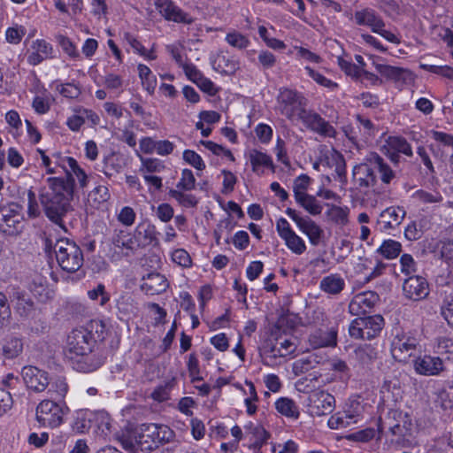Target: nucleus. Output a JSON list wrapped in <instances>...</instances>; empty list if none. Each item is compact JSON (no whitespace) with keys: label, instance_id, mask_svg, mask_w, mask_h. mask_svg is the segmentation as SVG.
Instances as JSON below:
<instances>
[{"label":"nucleus","instance_id":"nucleus-1","mask_svg":"<svg viewBox=\"0 0 453 453\" xmlns=\"http://www.w3.org/2000/svg\"><path fill=\"white\" fill-rule=\"evenodd\" d=\"M96 339L90 331L83 327L73 330L64 347L65 359L73 369L81 372H91L104 363L103 357L95 351Z\"/></svg>","mask_w":453,"mask_h":453},{"label":"nucleus","instance_id":"nucleus-2","mask_svg":"<svg viewBox=\"0 0 453 453\" xmlns=\"http://www.w3.org/2000/svg\"><path fill=\"white\" fill-rule=\"evenodd\" d=\"M173 437L174 432L168 426L144 423L124 432L119 442L125 450L135 453L138 450L152 451Z\"/></svg>","mask_w":453,"mask_h":453},{"label":"nucleus","instance_id":"nucleus-3","mask_svg":"<svg viewBox=\"0 0 453 453\" xmlns=\"http://www.w3.org/2000/svg\"><path fill=\"white\" fill-rule=\"evenodd\" d=\"M47 186L41 189L40 202L46 216L54 223L64 227L63 217L70 209V201L73 191L71 183L58 177H50L46 180Z\"/></svg>","mask_w":453,"mask_h":453},{"label":"nucleus","instance_id":"nucleus-4","mask_svg":"<svg viewBox=\"0 0 453 453\" xmlns=\"http://www.w3.org/2000/svg\"><path fill=\"white\" fill-rule=\"evenodd\" d=\"M54 253L58 265L67 273L78 272L83 263V252L75 242L68 238H60L54 244Z\"/></svg>","mask_w":453,"mask_h":453},{"label":"nucleus","instance_id":"nucleus-5","mask_svg":"<svg viewBox=\"0 0 453 453\" xmlns=\"http://www.w3.org/2000/svg\"><path fill=\"white\" fill-rule=\"evenodd\" d=\"M67 411L64 402L44 399L36 407L35 418L42 426L55 428L63 423Z\"/></svg>","mask_w":453,"mask_h":453},{"label":"nucleus","instance_id":"nucleus-6","mask_svg":"<svg viewBox=\"0 0 453 453\" xmlns=\"http://www.w3.org/2000/svg\"><path fill=\"white\" fill-rule=\"evenodd\" d=\"M297 349L296 340L292 336H275L274 342L268 340L263 346L266 364H276L278 358L294 357Z\"/></svg>","mask_w":453,"mask_h":453},{"label":"nucleus","instance_id":"nucleus-7","mask_svg":"<svg viewBox=\"0 0 453 453\" xmlns=\"http://www.w3.org/2000/svg\"><path fill=\"white\" fill-rule=\"evenodd\" d=\"M355 23L368 27L372 33L378 34L389 42L399 44L400 39L392 32L386 30L381 16L372 8H364L354 13Z\"/></svg>","mask_w":453,"mask_h":453},{"label":"nucleus","instance_id":"nucleus-8","mask_svg":"<svg viewBox=\"0 0 453 453\" xmlns=\"http://www.w3.org/2000/svg\"><path fill=\"white\" fill-rule=\"evenodd\" d=\"M384 324V319L380 315L358 317L349 325V333L356 339L371 340L380 334Z\"/></svg>","mask_w":453,"mask_h":453},{"label":"nucleus","instance_id":"nucleus-9","mask_svg":"<svg viewBox=\"0 0 453 453\" xmlns=\"http://www.w3.org/2000/svg\"><path fill=\"white\" fill-rule=\"evenodd\" d=\"M278 104L281 114L290 120L297 119L300 111L306 109L304 96L301 93L288 88L280 91Z\"/></svg>","mask_w":453,"mask_h":453},{"label":"nucleus","instance_id":"nucleus-10","mask_svg":"<svg viewBox=\"0 0 453 453\" xmlns=\"http://www.w3.org/2000/svg\"><path fill=\"white\" fill-rule=\"evenodd\" d=\"M23 207L18 203H9L0 208V230L9 235L18 233L22 226Z\"/></svg>","mask_w":453,"mask_h":453},{"label":"nucleus","instance_id":"nucleus-11","mask_svg":"<svg viewBox=\"0 0 453 453\" xmlns=\"http://www.w3.org/2000/svg\"><path fill=\"white\" fill-rule=\"evenodd\" d=\"M366 161L370 163L380 180L385 186H390L397 182L400 172L387 162L380 155L371 152L366 155Z\"/></svg>","mask_w":453,"mask_h":453},{"label":"nucleus","instance_id":"nucleus-12","mask_svg":"<svg viewBox=\"0 0 453 453\" xmlns=\"http://www.w3.org/2000/svg\"><path fill=\"white\" fill-rule=\"evenodd\" d=\"M286 214L296 222L300 231L304 234L311 245L318 246L324 236L323 229L311 218L300 217L294 209L288 208Z\"/></svg>","mask_w":453,"mask_h":453},{"label":"nucleus","instance_id":"nucleus-13","mask_svg":"<svg viewBox=\"0 0 453 453\" xmlns=\"http://www.w3.org/2000/svg\"><path fill=\"white\" fill-rule=\"evenodd\" d=\"M418 346V340L411 335L402 334H397L391 343V353L393 357L399 362H406Z\"/></svg>","mask_w":453,"mask_h":453},{"label":"nucleus","instance_id":"nucleus-14","mask_svg":"<svg viewBox=\"0 0 453 453\" xmlns=\"http://www.w3.org/2000/svg\"><path fill=\"white\" fill-rule=\"evenodd\" d=\"M58 158L59 159L58 165L66 173L67 180H65V183H71L72 188H73L75 177L81 188L88 186V177L85 171L79 165L76 159L71 157H58Z\"/></svg>","mask_w":453,"mask_h":453},{"label":"nucleus","instance_id":"nucleus-15","mask_svg":"<svg viewBox=\"0 0 453 453\" xmlns=\"http://www.w3.org/2000/svg\"><path fill=\"white\" fill-rule=\"evenodd\" d=\"M416 373L423 376H437L445 370L443 360L437 356L423 355L413 361Z\"/></svg>","mask_w":453,"mask_h":453},{"label":"nucleus","instance_id":"nucleus-16","mask_svg":"<svg viewBox=\"0 0 453 453\" xmlns=\"http://www.w3.org/2000/svg\"><path fill=\"white\" fill-rule=\"evenodd\" d=\"M22 378L27 388L36 393L44 391L50 384L48 373L32 365L22 369Z\"/></svg>","mask_w":453,"mask_h":453},{"label":"nucleus","instance_id":"nucleus-17","mask_svg":"<svg viewBox=\"0 0 453 453\" xmlns=\"http://www.w3.org/2000/svg\"><path fill=\"white\" fill-rule=\"evenodd\" d=\"M160 14L167 20L177 23L192 24L194 19L169 0H154Z\"/></svg>","mask_w":453,"mask_h":453},{"label":"nucleus","instance_id":"nucleus-18","mask_svg":"<svg viewBox=\"0 0 453 453\" xmlns=\"http://www.w3.org/2000/svg\"><path fill=\"white\" fill-rule=\"evenodd\" d=\"M403 290L408 299L419 301L428 296L429 285L425 278L412 275L404 280Z\"/></svg>","mask_w":453,"mask_h":453},{"label":"nucleus","instance_id":"nucleus-19","mask_svg":"<svg viewBox=\"0 0 453 453\" xmlns=\"http://www.w3.org/2000/svg\"><path fill=\"white\" fill-rule=\"evenodd\" d=\"M73 111V113L66 119V126L73 132H79L87 120L91 126H97L100 123L98 114L90 109L76 107Z\"/></svg>","mask_w":453,"mask_h":453},{"label":"nucleus","instance_id":"nucleus-20","mask_svg":"<svg viewBox=\"0 0 453 453\" xmlns=\"http://www.w3.org/2000/svg\"><path fill=\"white\" fill-rule=\"evenodd\" d=\"M379 296L375 292L365 291L354 296L349 304V311L360 317L368 312L378 302Z\"/></svg>","mask_w":453,"mask_h":453},{"label":"nucleus","instance_id":"nucleus-21","mask_svg":"<svg viewBox=\"0 0 453 453\" xmlns=\"http://www.w3.org/2000/svg\"><path fill=\"white\" fill-rule=\"evenodd\" d=\"M311 411L316 416L330 414L335 406L334 395L325 391L314 392L311 397Z\"/></svg>","mask_w":453,"mask_h":453},{"label":"nucleus","instance_id":"nucleus-22","mask_svg":"<svg viewBox=\"0 0 453 453\" xmlns=\"http://www.w3.org/2000/svg\"><path fill=\"white\" fill-rule=\"evenodd\" d=\"M111 244L116 252L122 256H130L137 250L134 234L125 230L114 231Z\"/></svg>","mask_w":453,"mask_h":453},{"label":"nucleus","instance_id":"nucleus-23","mask_svg":"<svg viewBox=\"0 0 453 453\" xmlns=\"http://www.w3.org/2000/svg\"><path fill=\"white\" fill-rule=\"evenodd\" d=\"M405 215L406 212L403 207L390 206L380 212L377 222L382 231H388L398 226Z\"/></svg>","mask_w":453,"mask_h":453},{"label":"nucleus","instance_id":"nucleus-24","mask_svg":"<svg viewBox=\"0 0 453 453\" xmlns=\"http://www.w3.org/2000/svg\"><path fill=\"white\" fill-rule=\"evenodd\" d=\"M354 180L360 188H368L377 184V175L370 163L366 161L356 165L353 170Z\"/></svg>","mask_w":453,"mask_h":453},{"label":"nucleus","instance_id":"nucleus-25","mask_svg":"<svg viewBox=\"0 0 453 453\" xmlns=\"http://www.w3.org/2000/svg\"><path fill=\"white\" fill-rule=\"evenodd\" d=\"M169 287V282L165 275L159 273H151L142 278V290L150 296L159 295Z\"/></svg>","mask_w":453,"mask_h":453},{"label":"nucleus","instance_id":"nucleus-26","mask_svg":"<svg viewBox=\"0 0 453 453\" xmlns=\"http://www.w3.org/2000/svg\"><path fill=\"white\" fill-rule=\"evenodd\" d=\"M248 158L252 171L259 176L265 174V169H270L272 173L275 172L272 157L263 151L252 149L248 152Z\"/></svg>","mask_w":453,"mask_h":453},{"label":"nucleus","instance_id":"nucleus-27","mask_svg":"<svg viewBox=\"0 0 453 453\" xmlns=\"http://www.w3.org/2000/svg\"><path fill=\"white\" fill-rule=\"evenodd\" d=\"M53 47L42 39H36L31 44V52L27 57V62L32 65H37L43 60L53 58Z\"/></svg>","mask_w":453,"mask_h":453},{"label":"nucleus","instance_id":"nucleus-28","mask_svg":"<svg viewBox=\"0 0 453 453\" xmlns=\"http://www.w3.org/2000/svg\"><path fill=\"white\" fill-rule=\"evenodd\" d=\"M137 250L145 248L157 240V232L152 224H140L134 231Z\"/></svg>","mask_w":453,"mask_h":453},{"label":"nucleus","instance_id":"nucleus-29","mask_svg":"<svg viewBox=\"0 0 453 453\" xmlns=\"http://www.w3.org/2000/svg\"><path fill=\"white\" fill-rule=\"evenodd\" d=\"M336 341L337 332L334 328L316 330L309 337V342L314 349L334 347L336 345Z\"/></svg>","mask_w":453,"mask_h":453},{"label":"nucleus","instance_id":"nucleus-30","mask_svg":"<svg viewBox=\"0 0 453 453\" xmlns=\"http://www.w3.org/2000/svg\"><path fill=\"white\" fill-rule=\"evenodd\" d=\"M344 288L345 280L338 273H331L323 277L319 281V289L328 296H338Z\"/></svg>","mask_w":453,"mask_h":453},{"label":"nucleus","instance_id":"nucleus-31","mask_svg":"<svg viewBox=\"0 0 453 453\" xmlns=\"http://www.w3.org/2000/svg\"><path fill=\"white\" fill-rule=\"evenodd\" d=\"M358 416L359 415L356 412H337L329 418L327 424L331 429L346 428L356 424L357 422Z\"/></svg>","mask_w":453,"mask_h":453},{"label":"nucleus","instance_id":"nucleus-32","mask_svg":"<svg viewBox=\"0 0 453 453\" xmlns=\"http://www.w3.org/2000/svg\"><path fill=\"white\" fill-rule=\"evenodd\" d=\"M393 418L398 422L389 427L392 434L404 436L411 432L412 422L408 413L395 411H393Z\"/></svg>","mask_w":453,"mask_h":453},{"label":"nucleus","instance_id":"nucleus-33","mask_svg":"<svg viewBox=\"0 0 453 453\" xmlns=\"http://www.w3.org/2000/svg\"><path fill=\"white\" fill-rule=\"evenodd\" d=\"M276 411L288 418L297 419L300 416L299 407L288 397H280L274 403Z\"/></svg>","mask_w":453,"mask_h":453},{"label":"nucleus","instance_id":"nucleus-34","mask_svg":"<svg viewBox=\"0 0 453 453\" xmlns=\"http://www.w3.org/2000/svg\"><path fill=\"white\" fill-rule=\"evenodd\" d=\"M385 149H389L395 152L403 154L407 157H412V148L408 141L402 136H389L383 144Z\"/></svg>","mask_w":453,"mask_h":453},{"label":"nucleus","instance_id":"nucleus-35","mask_svg":"<svg viewBox=\"0 0 453 453\" xmlns=\"http://www.w3.org/2000/svg\"><path fill=\"white\" fill-rule=\"evenodd\" d=\"M31 293L40 301L45 302L51 296L47 280L42 276H35L29 287Z\"/></svg>","mask_w":453,"mask_h":453},{"label":"nucleus","instance_id":"nucleus-36","mask_svg":"<svg viewBox=\"0 0 453 453\" xmlns=\"http://www.w3.org/2000/svg\"><path fill=\"white\" fill-rule=\"evenodd\" d=\"M138 74L142 81V88L150 94L153 95L157 87V77L151 70L145 65H138Z\"/></svg>","mask_w":453,"mask_h":453},{"label":"nucleus","instance_id":"nucleus-37","mask_svg":"<svg viewBox=\"0 0 453 453\" xmlns=\"http://www.w3.org/2000/svg\"><path fill=\"white\" fill-rule=\"evenodd\" d=\"M124 166L123 157L116 153H111L104 159V173L106 176H112L118 173Z\"/></svg>","mask_w":453,"mask_h":453},{"label":"nucleus","instance_id":"nucleus-38","mask_svg":"<svg viewBox=\"0 0 453 453\" xmlns=\"http://www.w3.org/2000/svg\"><path fill=\"white\" fill-rule=\"evenodd\" d=\"M297 196L298 197L296 199V203L300 204L304 210H306L310 214L316 216L322 212L323 207L315 196L309 194Z\"/></svg>","mask_w":453,"mask_h":453},{"label":"nucleus","instance_id":"nucleus-39","mask_svg":"<svg viewBox=\"0 0 453 453\" xmlns=\"http://www.w3.org/2000/svg\"><path fill=\"white\" fill-rule=\"evenodd\" d=\"M48 389V395H50V398L58 402H62L61 400L65 396L68 386L65 382V380L63 378H58L52 382H50Z\"/></svg>","mask_w":453,"mask_h":453},{"label":"nucleus","instance_id":"nucleus-40","mask_svg":"<svg viewBox=\"0 0 453 453\" xmlns=\"http://www.w3.org/2000/svg\"><path fill=\"white\" fill-rule=\"evenodd\" d=\"M402 250V244L395 240H386L384 241L380 248L378 249V252L386 259H394L399 256Z\"/></svg>","mask_w":453,"mask_h":453},{"label":"nucleus","instance_id":"nucleus-41","mask_svg":"<svg viewBox=\"0 0 453 453\" xmlns=\"http://www.w3.org/2000/svg\"><path fill=\"white\" fill-rule=\"evenodd\" d=\"M14 308L21 317H27L34 311L35 303L27 295L18 293Z\"/></svg>","mask_w":453,"mask_h":453},{"label":"nucleus","instance_id":"nucleus-42","mask_svg":"<svg viewBox=\"0 0 453 453\" xmlns=\"http://www.w3.org/2000/svg\"><path fill=\"white\" fill-rule=\"evenodd\" d=\"M110 197L111 194L108 188L104 185H99L88 194V202L92 206L99 208L101 205L105 203Z\"/></svg>","mask_w":453,"mask_h":453},{"label":"nucleus","instance_id":"nucleus-43","mask_svg":"<svg viewBox=\"0 0 453 453\" xmlns=\"http://www.w3.org/2000/svg\"><path fill=\"white\" fill-rule=\"evenodd\" d=\"M125 40L127 41L128 45H130L132 47V49L134 50V51L135 53L143 57L145 59H148V60L156 59L157 56L154 53L153 47L150 50H147L143 47V45L141 43V42H139L133 35H131L129 33L125 34Z\"/></svg>","mask_w":453,"mask_h":453},{"label":"nucleus","instance_id":"nucleus-44","mask_svg":"<svg viewBox=\"0 0 453 453\" xmlns=\"http://www.w3.org/2000/svg\"><path fill=\"white\" fill-rule=\"evenodd\" d=\"M349 210L348 207L330 205L326 211V215L334 223L344 226L349 221Z\"/></svg>","mask_w":453,"mask_h":453},{"label":"nucleus","instance_id":"nucleus-45","mask_svg":"<svg viewBox=\"0 0 453 453\" xmlns=\"http://www.w3.org/2000/svg\"><path fill=\"white\" fill-rule=\"evenodd\" d=\"M282 240L288 249L296 255H302L306 250L307 247L304 241L295 231Z\"/></svg>","mask_w":453,"mask_h":453},{"label":"nucleus","instance_id":"nucleus-46","mask_svg":"<svg viewBox=\"0 0 453 453\" xmlns=\"http://www.w3.org/2000/svg\"><path fill=\"white\" fill-rule=\"evenodd\" d=\"M23 350V342L20 339L12 337L7 339L3 345V354L6 358H14Z\"/></svg>","mask_w":453,"mask_h":453},{"label":"nucleus","instance_id":"nucleus-47","mask_svg":"<svg viewBox=\"0 0 453 453\" xmlns=\"http://www.w3.org/2000/svg\"><path fill=\"white\" fill-rule=\"evenodd\" d=\"M214 64L215 69L225 74L234 73L238 68V63L225 55H219Z\"/></svg>","mask_w":453,"mask_h":453},{"label":"nucleus","instance_id":"nucleus-48","mask_svg":"<svg viewBox=\"0 0 453 453\" xmlns=\"http://www.w3.org/2000/svg\"><path fill=\"white\" fill-rule=\"evenodd\" d=\"M304 70L306 71L309 77H311L316 83L319 85L328 88L330 91H334L338 88V84L326 77H325L319 72L314 70L311 66H305Z\"/></svg>","mask_w":453,"mask_h":453},{"label":"nucleus","instance_id":"nucleus-49","mask_svg":"<svg viewBox=\"0 0 453 453\" xmlns=\"http://www.w3.org/2000/svg\"><path fill=\"white\" fill-rule=\"evenodd\" d=\"M357 122L359 131L362 132L364 141L366 142L376 135L377 128L369 119L357 115Z\"/></svg>","mask_w":453,"mask_h":453},{"label":"nucleus","instance_id":"nucleus-50","mask_svg":"<svg viewBox=\"0 0 453 453\" xmlns=\"http://www.w3.org/2000/svg\"><path fill=\"white\" fill-rule=\"evenodd\" d=\"M412 198L420 203H435L442 201V196L439 192H428L423 189H418L413 193Z\"/></svg>","mask_w":453,"mask_h":453},{"label":"nucleus","instance_id":"nucleus-51","mask_svg":"<svg viewBox=\"0 0 453 453\" xmlns=\"http://www.w3.org/2000/svg\"><path fill=\"white\" fill-rule=\"evenodd\" d=\"M436 352L439 355L445 356V359L453 360V340L441 336L436 340Z\"/></svg>","mask_w":453,"mask_h":453},{"label":"nucleus","instance_id":"nucleus-52","mask_svg":"<svg viewBox=\"0 0 453 453\" xmlns=\"http://www.w3.org/2000/svg\"><path fill=\"white\" fill-rule=\"evenodd\" d=\"M182 189H171L169 195L174 198L180 204L185 207H194L197 203V200L195 196L187 194Z\"/></svg>","mask_w":453,"mask_h":453},{"label":"nucleus","instance_id":"nucleus-53","mask_svg":"<svg viewBox=\"0 0 453 453\" xmlns=\"http://www.w3.org/2000/svg\"><path fill=\"white\" fill-rule=\"evenodd\" d=\"M321 116L312 110H302L297 119H300L303 125L310 131H313Z\"/></svg>","mask_w":453,"mask_h":453},{"label":"nucleus","instance_id":"nucleus-54","mask_svg":"<svg viewBox=\"0 0 453 453\" xmlns=\"http://www.w3.org/2000/svg\"><path fill=\"white\" fill-rule=\"evenodd\" d=\"M116 306L119 312L124 316L134 313L136 311L134 298L129 294L120 296L117 300Z\"/></svg>","mask_w":453,"mask_h":453},{"label":"nucleus","instance_id":"nucleus-55","mask_svg":"<svg viewBox=\"0 0 453 453\" xmlns=\"http://www.w3.org/2000/svg\"><path fill=\"white\" fill-rule=\"evenodd\" d=\"M56 38L58 43L66 55H68L73 59L80 58V53L76 46L68 37L63 35H58Z\"/></svg>","mask_w":453,"mask_h":453},{"label":"nucleus","instance_id":"nucleus-56","mask_svg":"<svg viewBox=\"0 0 453 453\" xmlns=\"http://www.w3.org/2000/svg\"><path fill=\"white\" fill-rule=\"evenodd\" d=\"M312 132L322 137L327 138H334L337 134L336 129L330 124L329 121L326 120L322 117L317 123Z\"/></svg>","mask_w":453,"mask_h":453},{"label":"nucleus","instance_id":"nucleus-57","mask_svg":"<svg viewBox=\"0 0 453 453\" xmlns=\"http://www.w3.org/2000/svg\"><path fill=\"white\" fill-rule=\"evenodd\" d=\"M140 171L144 174L160 173L165 169L164 164L157 158H141Z\"/></svg>","mask_w":453,"mask_h":453},{"label":"nucleus","instance_id":"nucleus-58","mask_svg":"<svg viewBox=\"0 0 453 453\" xmlns=\"http://www.w3.org/2000/svg\"><path fill=\"white\" fill-rule=\"evenodd\" d=\"M196 187V178L189 169H184L181 172V177L176 185L177 189L185 191L193 190Z\"/></svg>","mask_w":453,"mask_h":453},{"label":"nucleus","instance_id":"nucleus-59","mask_svg":"<svg viewBox=\"0 0 453 453\" xmlns=\"http://www.w3.org/2000/svg\"><path fill=\"white\" fill-rule=\"evenodd\" d=\"M420 67L426 72L441 75L444 78L453 81V68L449 65L421 64Z\"/></svg>","mask_w":453,"mask_h":453},{"label":"nucleus","instance_id":"nucleus-60","mask_svg":"<svg viewBox=\"0 0 453 453\" xmlns=\"http://www.w3.org/2000/svg\"><path fill=\"white\" fill-rule=\"evenodd\" d=\"M226 41L229 45L239 50L245 49L250 44V40L236 31L228 33L226 36Z\"/></svg>","mask_w":453,"mask_h":453},{"label":"nucleus","instance_id":"nucleus-61","mask_svg":"<svg viewBox=\"0 0 453 453\" xmlns=\"http://www.w3.org/2000/svg\"><path fill=\"white\" fill-rule=\"evenodd\" d=\"M316 362V357L309 356L304 358H301L293 363L292 371L295 375L298 376L308 372L313 367L312 364Z\"/></svg>","mask_w":453,"mask_h":453},{"label":"nucleus","instance_id":"nucleus-62","mask_svg":"<svg viewBox=\"0 0 453 453\" xmlns=\"http://www.w3.org/2000/svg\"><path fill=\"white\" fill-rule=\"evenodd\" d=\"M26 28L23 26L15 25L8 27L5 32V38L9 43L18 44L26 35Z\"/></svg>","mask_w":453,"mask_h":453},{"label":"nucleus","instance_id":"nucleus-63","mask_svg":"<svg viewBox=\"0 0 453 453\" xmlns=\"http://www.w3.org/2000/svg\"><path fill=\"white\" fill-rule=\"evenodd\" d=\"M57 89L63 96L69 99L78 98L81 93V87L73 82L60 84Z\"/></svg>","mask_w":453,"mask_h":453},{"label":"nucleus","instance_id":"nucleus-64","mask_svg":"<svg viewBox=\"0 0 453 453\" xmlns=\"http://www.w3.org/2000/svg\"><path fill=\"white\" fill-rule=\"evenodd\" d=\"M441 314L448 325L453 328V297H447L441 305Z\"/></svg>","mask_w":453,"mask_h":453}]
</instances>
